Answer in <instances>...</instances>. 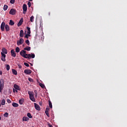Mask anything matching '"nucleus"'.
<instances>
[{"label":"nucleus","instance_id":"obj_41","mask_svg":"<svg viewBox=\"0 0 127 127\" xmlns=\"http://www.w3.org/2000/svg\"><path fill=\"white\" fill-rule=\"evenodd\" d=\"M13 93H15V92H16V93H18V91H17V89H13Z\"/></svg>","mask_w":127,"mask_h":127},{"label":"nucleus","instance_id":"obj_9","mask_svg":"<svg viewBox=\"0 0 127 127\" xmlns=\"http://www.w3.org/2000/svg\"><path fill=\"white\" fill-rule=\"evenodd\" d=\"M24 72L25 74H26L27 75H30L32 72V71L30 69H25Z\"/></svg>","mask_w":127,"mask_h":127},{"label":"nucleus","instance_id":"obj_6","mask_svg":"<svg viewBox=\"0 0 127 127\" xmlns=\"http://www.w3.org/2000/svg\"><path fill=\"white\" fill-rule=\"evenodd\" d=\"M27 10V5L26 4H24L23 5V13L25 14L26 13V11Z\"/></svg>","mask_w":127,"mask_h":127},{"label":"nucleus","instance_id":"obj_30","mask_svg":"<svg viewBox=\"0 0 127 127\" xmlns=\"http://www.w3.org/2000/svg\"><path fill=\"white\" fill-rule=\"evenodd\" d=\"M1 60L2 61H3V62H5L6 61L5 57H1Z\"/></svg>","mask_w":127,"mask_h":127},{"label":"nucleus","instance_id":"obj_52","mask_svg":"<svg viewBox=\"0 0 127 127\" xmlns=\"http://www.w3.org/2000/svg\"><path fill=\"white\" fill-rule=\"evenodd\" d=\"M1 106L0 103V107Z\"/></svg>","mask_w":127,"mask_h":127},{"label":"nucleus","instance_id":"obj_34","mask_svg":"<svg viewBox=\"0 0 127 127\" xmlns=\"http://www.w3.org/2000/svg\"><path fill=\"white\" fill-rule=\"evenodd\" d=\"M25 43H26V44H27V45H29L30 44V43L29 42V40H26L25 41Z\"/></svg>","mask_w":127,"mask_h":127},{"label":"nucleus","instance_id":"obj_18","mask_svg":"<svg viewBox=\"0 0 127 127\" xmlns=\"http://www.w3.org/2000/svg\"><path fill=\"white\" fill-rule=\"evenodd\" d=\"M24 34V33L22 30H20V37H23V35Z\"/></svg>","mask_w":127,"mask_h":127},{"label":"nucleus","instance_id":"obj_17","mask_svg":"<svg viewBox=\"0 0 127 127\" xmlns=\"http://www.w3.org/2000/svg\"><path fill=\"white\" fill-rule=\"evenodd\" d=\"M23 103H24V99L21 98V99H19V103L20 104V105H22L23 104Z\"/></svg>","mask_w":127,"mask_h":127},{"label":"nucleus","instance_id":"obj_1","mask_svg":"<svg viewBox=\"0 0 127 127\" xmlns=\"http://www.w3.org/2000/svg\"><path fill=\"white\" fill-rule=\"evenodd\" d=\"M28 93L29 96L30 100H31V101H32V102H35V98H34V94L33 93V92L28 91Z\"/></svg>","mask_w":127,"mask_h":127},{"label":"nucleus","instance_id":"obj_27","mask_svg":"<svg viewBox=\"0 0 127 127\" xmlns=\"http://www.w3.org/2000/svg\"><path fill=\"white\" fill-rule=\"evenodd\" d=\"M6 69L7 71H9V69H10V66H9V64H6Z\"/></svg>","mask_w":127,"mask_h":127},{"label":"nucleus","instance_id":"obj_47","mask_svg":"<svg viewBox=\"0 0 127 127\" xmlns=\"http://www.w3.org/2000/svg\"><path fill=\"white\" fill-rule=\"evenodd\" d=\"M18 67H19V69H21L22 68V66L20 65H18Z\"/></svg>","mask_w":127,"mask_h":127},{"label":"nucleus","instance_id":"obj_5","mask_svg":"<svg viewBox=\"0 0 127 127\" xmlns=\"http://www.w3.org/2000/svg\"><path fill=\"white\" fill-rule=\"evenodd\" d=\"M9 14H11L12 15H15L16 14V10L14 8H11L9 12Z\"/></svg>","mask_w":127,"mask_h":127},{"label":"nucleus","instance_id":"obj_45","mask_svg":"<svg viewBox=\"0 0 127 127\" xmlns=\"http://www.w3.org/2000/svg\"><path fill=\"white\" fill-rule=\"evenodd\" d=\"M34 92L36 93L35 97L36 98H37V92L36 90H35Z\"/></svg>","mask_w":127,"mask_h":127},{"label":"nucleus","instance_id":"obj_43","mask_svg":"<svg viewBox=\"0 0 127 127\" xmlns=\"http://www.w3.org/2000/svg\"><path fill=\"white\" fill-rule=\"evenodd\" d=\"M49 110H50V108H49V107H48L46 109L45 112H49Z\"/></svg>","mask_w":127,"mask_h":127},{"label":"nucleus","instance_id":"obj_3","mask_svg":"<svg viewBox=\"0 0 127 127\" xmlns=\"http://www.w3.org/2000/svg\"><path fill=\"white\" fill-rule=\"evenodd\" d=\"M27 54H26V51L24 50H22L21 52H20V55L22 56V57H23V58H26V56Z\"/></svg>","mask_w":127,"mask_h":127},{"label":"nucleus","instance_id":"obj_20","mask_svg":"<svg viewBox=\"0 0 127 127\" xmlns=\"http://www.w3.org/2000/svg\"><path fill=\"white\" fill-rule=\"evenodd\" d=\"M9 25H14V22L12 21V20H10L9 23Z\"/></svg>","mask_w":127,"mask_h":127},{"label":"nucleus","instance_id":"obj_35","mask_svg":"<svg viewBox=\"0 0 127 127\" xmlns=\"http://www.w3.org/2000/svg\"><path fill=\"white\" fill-rule=\"evenodd\" d=\"M28 80L29 82H31V83H33L34 81L33 79L31 78H28Z\"/></svg>","mask_w":127,"mask_h":127},{"label":"nucleus","instance_id":"obj_50","mask_svg":"<svg viewBox=\"0 0 127 127\" xmlns=\"http://www.w3.org/2000/svg\"><path fill=\"white\" fill-rule=\"evenodd\" d=\"M30 0V1H32L33 0Z\"/></svg>","mask_w":127,"mask_h":127},{"label":"nucleus","instance_id":"obj_22","mask_svg":"<svg viewBox=\"0 0 127 127\" xmlns=\"http://www.w3.org/2000/svg\"><path fill=\"white\" fill-rule=\"evenodd\" d=\"M1 105L2 106H4L5 105V100L2 99V101L1 102Z\"/></svg>","mask_w":127,"mask_h":127},{"label":"nucleus","instance_id":"obj_42","mask_svg":"<svg viewBox=\"0 0 127 127\" xmlns=\"http://www.w3.org/2000/svg\"><path fill=\"white\" fill-rule=\"evenodd\" d=\"M27 4L29 7H30V6H31V3L30 2V1H28Z\"/></svg>","mask_w":127,"mask_h":127},{"label":"nucleus","instance_id":"obj_2","mask_svg":"<svg viewBox=\"0 0 127 127\" xmlns=\"http://www.w3.org/2000/svg\"><path fill=\"white\" fill-rule=\"evenodd\" d=\"M27 55V56H26V59H30V58H35V55L34 54H27L26 55Z\"/></svg>","mask_w":127,"mask_h":127},{"label":"nucleus","instance_id":"obj_23","mask_svg":"<svg viewBox=\"0 0 127 127\" xmlns=\"http://www.w3.org/2000/svg\"><path fill=\"white\" fill-rule=\"evenodd\" d=\"M12 106H13V107H18V104L13 102L12 104Z\"/></svg>","mask_w":127,"mask_h":127},{"label":"nucleus","instance_id":"obj_24","mask_svg":"<svg viewBox=\"0 0 127 127\" xmlns=\"http://www.w3.org/2000/svg\"><path fill=\"white\" fill-rule=\"evenodd\" d=\"M19 51H20V49H19V48L18 47H17L15 48V52H16L17 53H18V52H19Z\"/></svg>","mask_w":127,"mask_h":127},{"label":"nucleus","instance_id":"obj_51","mask_svg":"<svg viewBox=\"0 0 127 127\" xmlns=\"http://www.w3.org/2000/svg\"><path fill=\"white\" fill-rule=\"evenodd\" d=\"M0 119H1V118H0Z\"/></svg>","mask_w":127,"mask_h":127},{"label":"nucleus","instance_id":"obj_38","mask_svg":"<svg viewBox=\"0 0 127 127\" xmlns=\"http://www.w3.org/2000/svg\"><path fill=\"white\" fill-rule=\"evenodd\" d=\"M45 114L47 116L48 118H49L50 116H49V113L48 111H45Z\"/></svg>","mask_w":127,"mask_h":127},{"label":"nucleus","instance_id":"obj_21","mask_svg":"<svg viewBox=\"0 0 127 127\" xmlns=\"http://www.w3.org/2000/svg\"><path fill=\"white\" fill-rule=\"evenodd\" d=\"M30 49H31V48L30 47H27L24 48V50H26L27 51H30Z\"/></svg>","mask_w":127,"mask_h":127},{"label":"nucleus","instance_id":"obj_48","mask_svg":"<svg viewBox=\"0 0 127 127\" xmlns=\"http://www.w3.org/2000/svg\"><path fill=\"white\" fill-rule=\"evenodd\" d=\"M0 75H2V71H0Z\"/></svg>","mask_w":127,"mask_h":127},{"label":"nucleus","instance_id":"obj_19","mask_svg":"<svg viewBox=\"0 0 127 127\" xmlns=\"http://www.w3.org/2000/svg\"><path fill=\"white\" fill-rule=\"evenodd\" d=\"M12 72L14 75H17V71L14 69H12Z\"/></svg>","mask_w":127,"mask_h":127},{"label":"nucleus","instance_id":"obj_39","mask_svg":"<svg viewBox=\"0 0 127 127\" xmlns=\"http://www.w3.org/2000/svg\"><path fill=\"white\" fill-rule=\"evenodd\" d=\"M15 0H10V3H11L12 4H13V3H14Z\"/></svg>","mask_w":127,"mask_h":127},{"label":"nucleus","instance_id":"obj_26","mask_svg":"<svg viewBox=\"0 0 127 127\" xmlns=\"http://www.w3.org/2000/svg\"><path fill=\"white\" fill-rule=\"evenodd\" d=\"M27 116L29 118V119H32V116L31 115V114H30V113H28Z\"/></svg>","mask_w":127,"mask_h":127},{"label":"nucleus","instance_id":"obj_12","mask_svg":"<svg viewBox=\"0 0 127 127\" xmlns=\"http://www.w3.org/2000/svg\"><path fill=\"white\" fill-rule=\"evenodd\" d=\"M13 87H14V89H15L16 90H17L18 91H20V90H21L20 87H19V86H18L16 84H14Z\"/></svg>","mask_w":127,"mask_h":127},{"label":"nucleus","instance_id":"obj_37","mask_svg":"<svg viewBox=\"0 0 127 127\" xmlns=\"http://www.w3.org/2000/svg\"><path fill=\"white\" fill-rule=\"evenodd\" d=\"M1 57H6V56L3 53H1Z\"/></svg>","mask_w":127,"mask_h":127},{"label":"nucleus","instance_id":"obj_40","mask_svg":"<svg viewBox=\"0 0 127 127\" xmlns=\"http://www.w3.org/2000/svg\"><path fill=\"white\" fill-rule=\"evenodd\" d=\"M24 64L25 65V66H26V67H29V64L27 63H24Z\"/></svg>","mask_w":127,"mask_h":127},{"label":"nucleus","instance_id":"obj_44","mask_svg":"<svg viewBox=\"0 0 127 127\" xmlns=\"http://www.w3.org/2000/svg\"><path fill=\"white\" fill-rule=\"evenodd\" d=\"M7 102L8 104H10V103H11V101H10L9 99H7Z\"/></svg>","mask_w":127,"mask_h":127},{"label":"nucleus","instance_id":"obj_4","mask_svg":"<svg viewBox=\"0 0 127 127\" xmlns=\"http://www.w3.org/2000/svg\"><path fill=\"white\" fill-rule=\"evenodd\" d=\"M4 81L2 79L0 80V92L1 93V91L3 89Z\"/></svg>","mask_w":127,"mask_h":127},{"label":"nucleus","instance_id":"obj_46","mask_svg":"<svg viewBox=\"0 0 127 127\" xmlns=\"http://www.w3.org/2000/svg\"><path fill=\"white\" fill-rule=\"evenodd\" d=\"M48 126L49 127H53V126H52V125H51L50 124H48Z\"/></svg>","mask_w":127,"mask_h":127},{"label":"nucleus","instance_id":"obj_25","mask_svg":"<svg viewBox=\"0 0 127 127\" xmlns=\"http://www.w3.org/2000/svg\"><path fill=\"white\" fill-rule=\"evenodd\" d=\"M27 29L28 30L27 31L28 34H30V33H31V31H30V28H29V27H27Z\"/></svg>","mask_w":127,"mask_h":127},{"label":"nucleus","instance_id":"obj_16","mask_svg":"<svg viewBox=\"0 0 127 127\" xmlns=\"http://www.w3.org/2000/svg\"><path fill=\"white\" fill-rule=\"evenodd\" d=\"M2 53H3L4 54H7V50L4 48H2Z\"/></svg>","mask_w":127,"mask_h":127},{"label":"nucleus","instance_id":"obj_11","mask_svg":"<svg viewBox=\"0 0 127 127\" xmlns=\"http://www.w3.org/2000/svg\"><path fill=\"white\" fill-rule=\"evenodd\" d=\"M34 106L36 110H37V111H40L41 110L40 106H39L38 104H37V103H34Z\"/></svg>","mask_w":127,"mask_h":127},{"label":"nucleus","instance_id":"obj_15","mask_svg":"<svg viewBox=\"0 0 127 127\" xmlns=\"http://www.w3.org/2000/svg\"><path fill=\"white\" fill-rule=\"evenodd\" d=\"M28 121H29V118L27 117H23L22 118V121L23 122H28Z\"/></svg>","mask_w":127,"mask_h":127},{"label":"nucleus","instance_id":"obj_32","mask_svg":"<svg viewBox=\"0 0 127 127\" xmlns=\"http://www.w3.org/2000/svg\"><path fill=\"white\" fill-rule=\"evenodd\" d=\"M7 7H8V6H7V5H4L3 6L4 10H6V9H7Z\"/></svg>","mask_w":127,"mask_h":127},{"label":"nucleus","instance_id":"obj_7","mask_svg":"<svg viewBox=\"0 0 127 127\" xmlns=\"http://www.w3.org/2000/svg\"><path fill=\"white\" fill-rule=\"evenodd\" d=\"M23 42H24V40H23L22 38H20L19 41H17V45H21V44H23Z\"/></svg>","mask_w":127,"mask_h":127},{"label":"nucleus","instance_id":"obj_13","mask_svg":"<svg viewBox=\"0 0 127 127\" xmlns=\"http://www.w3.org/2000/svg\"><path fill=\"white\" fill-rule=\"evenodd\" d=\"M22 22H23V18H21L17 24V26L18 27L20 26L21 24H22Z\"/></svg>","mask_w":127,"mask_h":127},{"label":"nucleus","instance_id":"obj_49","mask_svg":"<svg viewBox=\"0 0 127 127\" xmlns=\"http://www.w3.org/2000/svg\"><path fill=\"white\" fill-rule=\"evenodd\" d=\"M39 105H40V106H41L42 105V103H39Z\"/></svg>","mask_w":127,"mask_h":127},{"label":"nucleus","instance_id":"obj_14","mask_svg":"<svg viewBox=\"0 0 127 127\" xmlns=\"http://www.w3.org/2000/svg\"><path fill=\"white\" fill-rule=\"evenodd\" d=\"M5 29L6 31V32L9 31V30H10V29H9V26H8V25L6 24L5 25Z\"/></svg>","mask_w":127,"mask_h":127},{"label":"nucleus","instance_id":"obj_29","mask_svg":"<svg viewBox=\"0 0 127 127\" xmlns=\"http://www.w3.org/2000/svg\"><path fill=\"white\" fill-rule=\"evenodd\" d=\"M49 105L50 108H51V109H52V103L50 100L49 101Z\"/></svg>","mask_w":127,"mask_h":127},{"label":"nucleus","instance_id":"obj_36","mask_svg":"<svg viewBox=\"0 0 127 127\" xmlns=\"http://www.w3.org/2000/svg\"><path fill=\"white\" fill-rule=\"evenodd\" d=\"M39 85L40 87H41V88H45V85H44V84L42 83H40Z\"/></svg>","mask_w":127,"mask_h":127},{"label":"nucleus","instance_id":"obj_53","mask_svg":"<svg viewBox=\"0 0 127 127\" xmlns=\"http://www.w3.org/2000/svg\"><path fill=\"white\" fill-rule=\"evenodd\" d=\"M34 127L33 126V127Z\"/></svg>","mask_w":127,"mask_h":127},{"label":"nucleus","instance_id":"obj_33","mask_svg":"<svg viewBox=\"0 0 127 127\" xmlns=\"http://www.w3.org/2000/svg\"><path fill=\"white\" fill-rule=\"evenodd\" d=\"M3 116L5 118H7V117H8V113L6 112L4 114Z\"/></svg>","mask_w":127,"mask_h":127},{"label":"nucleus","instance_id":"obj_8","mask_svg":"<svg viewBox=\"0 0 127 127\" xmlns=\"http://www.w3.org/2000/svg\"><path fill=\"white\" fill-rule=\"evenodd\" d=\"M5 27V23L4 22H2L1 24L0 28L1 31H4V27Z\"/></svg>","mask_w":127,"mask_h":127},{"label":"nucleus","instance_id":"obj_28","mask_svg":"<svg viewBox=\"0 0 127 127\" xmlns=\"http://www.w3.org/2000/svg\"><path fill=\"white\" fill-rule=\"evenodd\" d=\"M34 16H32L30 17V21H31V22H33V21H34Z\"/></svg>","mask_w":127,"mask_h":127},{"label":"nucleus","instance_id":"obj_31","mask_svg":"<svg viewBox=\"0 0 127 127\" xmlns=\"http://www.w3.org/2000/svg\"><path fill=\"white\" fill-rule=\"evenodd\" d=\"M28 36H30V34H26L25 36V38H27V39H28Z\"/></svg>","mask_w":127,"mask_h":127},{"label":"nucleus","instance_id":"obj_10","mask_svg":"<svg viewBox=\"0 0 127 127\" xmlns=\"http://www.w3.org/2000/svg\"><path fill=\"white\" fill-rule=\"evenodd\" d=\"M10 53L12 57H15V56H16V54L15 53V51H14V50H11L10 51Z\"/></svg>","mask_w":127,"mask_h":127}]
</instances>
